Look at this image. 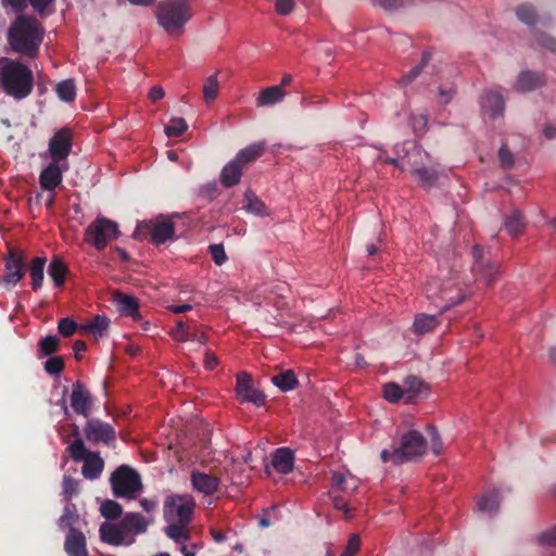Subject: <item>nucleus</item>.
<instances>
[{"mask_svg": "<svg viewBox=\"0 0 556 556\" xmlns=\"http://www.w3.org/2000/svg\"><path fill=\"white\" fill-rule=\"evenodd\" d=\"M265 151L264 142H254L247 148L240 150L236 156L235 161L239 163L243 168H245L250 163L257 160Z\"/></svg>", "mask_w": 556, "mask_h": 556, "instance_id": "29", "label": "nucleus"}, {"mask_svg": "<svg viewBox=\"0 0 556 556\" xmlns=\"http://www.w3.org/2000/svg\"><path fill=\"white\" fill-rule=\"evenodd\" d=\"M167 527L165 528V533L168 538H170L176 543H182L190 539L189 532L187 530V526L189 523L184 522H167Z\"/></svg>", "mask_w": 556, "mask_h": 556, "instance_id": "40", "label": "nucleus"}, {"mask_svg": "<svg viewBox=\"0 0 556 556\" xmlns=\"http://www.w3.org/2000/svg\"><path fill=\"white\" fill-rule=\"evenodd\" d=\"M427 441L417 430H409L402 435L401 444L393 451L383 450L380 454L383 463L401 465L414 460L426 453Z\"/></svg>", "mask_w": 556, "mask_h": 556, "instance_id": "5", "label": "nucleus"}, {"mask_svg": "<svg viewBox=\"0 0 556 556\" xmlns=\"http://www.w3.org/2000/svg\"><path fill=\"white\" fill-rule=\"evenodd\" d=\"M425 293L429 300L434 302L442 300L444 304L440 307V314L460 304L466 299V294L460 288H457L452 281L442 283L438 278H431L425 286Z\"/></svg>", "mask_w": 556, "mask_h": 556, "instance_id": "7", "label": "nucleus"}, {"mask_svg": "<svg viewBox=\"0 0 556 556\" xmlns=\"http://www.w3.org/2000/svg\"><path fill=\"white\" fill-rule=\"evenodd\" d=\"M28 1L35 11H37L39 14H43L46 12L47 8L54 0H28Z\"/></svg>", "mask_w": 556, "mask_h": 556, "instance_id": "60", "label": "nucleus"}, {"mask_svg": "<svg viewBox=\"0 0 556 556\" xmlns=\"http://www.w3.org/2000/svg\"><path fill=\"white\" fill-rule=\"evenodd\" d=\"M412 176L425 189L433 187L439 178L438 172L434 168L426 167L425 164L421 167L414 168Z\"/></svg>", "mask_w": 556, "mask_h": 556, "instance_id": "33", "label": "nucleus"}, {"mask_svg": "<svg viewBox=\"0 0 556 556\" xmlns=\"http://www.w3.org/2000/svg\"><path fill=\"white\" fill-rule=\"evenodd\" d=\"M480 511L495 514L500 507V493L496 490L483 494L477 502Z\"/></svg>", "mask_w": 556, "mask_h": 556, "instance_id": "37", "label": "nucleus"}, {"mask_svg": "<svg viewBox=\"0 0 556 556\" xmlns=\"http://www.w3.org/2000/svg\"><path fill=\"white\" fill-rule=\"evenodd\" d=\"M178 217L174 215H157L151 219L142 220L137 226V232L148 233L153 244H163L175 239V224L173 219Z\"/></svg>", "mask_w": 556, "mask_h": 556, "instance_id": "9", "label": "nucleus"}, {"mask_svg": "<svg viewBox=\"0 0 556 556\" xmlns=\"http://www.w3.org/2000/svg\"><path fill=\"white\" fill-rule=\"evenodd\" d=\"M539 542L542 545H556V527L543 532L539 536Z\"/></svg>", "mask_w": 556, "mask_h": 556, "instance_id": "59", "label": "nucleus"}, {"mask_svg": "<svg viewBox=\"0 0 556 556\" xmlns=\"http://www.w3.org/2000/svg\"><path fill=\"white\" fill-rule=\"evenodd\" d=\"M244 201L243 210L245 212L261 217L269 215V211L265 203L251 189H248L244 192Z\"/></svg>", "mask_w": 556, "mask_h": 556, "instance_id": "31", "label": "nucleus"}, {"mask_svg": "<svg viewBox=\"0 0 556 556\" xmlns=\"http://www.w3.org/2000/svg\"><path fill=\"white\" fill-rule=\"evenodd\" d=\"M361 548V538L353 533L350 535L348 545L340 556H354Z\"/></svg>", "mask_w": 556, "mask_h": 556, "instance_id": "51", "label": "nucleus"}, {"mask_svg": "<svg viewBox=\"0 0 556 556\" xmlns=\"http://www.w3.org/2000/svg\"><path fill=\"white\" fill-rule=\"evenodd\" d=\"M219 92V83L217 74L211 75L206 78L203 85V98L204 101L210 104L215 101Z\"/></svg>", "mask_w": 556, "mask_h": 556, "instance_id": "42", "label": "nucleus"}, {"mask_svg": "<svg viewBox=\"0 0 556 556\" xmlns=\"http://www.w3.org/2000/svg\"><path fill=\"white\" fill-rule=\"evenodd\" d=\"M271 382L278 387L282 392H288L296 388L298 379L293 370H285L274 377H271Z\"/></svg>", "mask_w": 556, "mask_h": 556, "instance_id": "38", "label": "nucleus"}, {"mask_svg": "<svg viewBox=\"0 0 556 556\" xmlns=\"http://www.w3.org/2000/svg\"><path fill=\"white\" fill-rule=\"evenodd\" d=\"M86 439L93 443L110 445L115 442V429L108 422L100 419L88 420L84 428Z\"/></svg>", "mask_w": 556, "mask_h": 556, "instance_id": "15", "label": "nucleus"}, {"mask_svg": "<svg viewBox=\"0 0 556 556\" xmlns=\"http://www.w3.org/2000/svg\"><path fill=\"white\" fill-rule=\"evenodd\" d=\"M192 488L202 493L203 495H213L219 486L220 480L218 477L193 470L190 476Z\"/></svg>", "mask_w": 556, "mask_h": 556, "instance_id": "19", "label": "nucleus"}, {"mask_svg": "<svg viewBox=\"0 0 556 556\" xmlns=\"http://www.w3.org/2000/svg\"><path fill=\"white\" fill-rule=\"evenodd\" d=\"M78 518L76 514V507L75 505L71 504L64 507L63 514L60 517L59 525L61 528H73V523Z\"/></svg>", "mask_w": 556, "mask_h": 556, "instance_id": "47", "label": "nucleus"}, {"mask_svg": "<svg viewBox=\"0 0 556 556\" xmlns=\"http://www.w3.org/2000/svg\"><path fill=\"white\" fill-rule=\"evenodd\" d=\"M332 504L334 508L342 510L346 517H350V508L348 504L339 496L332 497Z\"/></svg>", "mask_w": 556, "mask_h": 556, "instance_id": "63", "label": "nucleus"}, {"mask_svg": "<svg viewBox=\"0 0 556 556\" xmlns=\"http://www.w3.org/2000/svg\"><path fill=\"white\" fill-rule=\"evenodd\" d=\"M172 337L179 342L188 341L191 338L188 326L184 321L177 323L176 328L172 331Z\"/></svg>", "mask_w": 556, "mask_h": 556, "instance_id": "55", "label": "nucleus"}, {"mask_svg": "<svg viewBox=\"0 0 556 556\" xmlns=\"http://www.w3.org/2000/svg\"><path fill=\"white\" fill-rule=\"evenodd\" d=\"M114 302L121 315L130 316L134 319L140 318L139 304L135 296L124 293H116L114 295Z\"/></svg>", "mask_w": 556, "mask_h": 556, "instance_id": "23", "label": "nucleus"}, {"mask_svg": "<svg viewBox=\"0 0 556 556\" xmlns=\"http://www.w3.org/2000/svg\"><path fill=\"white\" fill-rule=\"evenodd\" d=\"M286 97V91L280 86H271L263 89L256 99L258 108L269 106L281 102Z\"/></svg>", "mask_w": 556, "mask_h": 556, "instance_id": "30", "label": "nucleus"}, {"mask_svg": "<svg viewBox=\"0 0 556 556\" xmlns=\"http://www.w3.org/2000/svg\"><path fill=\"white\" fill-rule=\"evenodd\" d=\"M396 152L403 162L401 165L402 170H409L413 174V169L421 167L425 164V159H429L428 152H426L420 146L403 142L396 144Z\"/></svg>", "mask_w": 556, "mask_h": 556, "instance_id": "16", "label": "nucleus"}, {"mask_svg": "<svg viewBox=\"0 0 556 556\" xmlns=\"http://www.w3.org/2000/svg\"><path fill=\"white\" fill-rule=\"evenodd\" d=\"M500 164L503 168L509 169L515 164L514 154L508 150L506 146H502L498 151Z\"/></svg>", "mask_w": 556, "mask_h": 556, "instance_id": "52", "label": "nucleus"}, {"mask_svg": "<svg viewBox=\"0 0 556 556\" xmlns=\"http://www.w3.org/2000/svg\"><path fill=\"white\" fill-rule=\"evenodd\" d=\"M473 265L472 271L477 279L482 280L490 286L498 275V264L486 255L483 247L475 245L472 248Z\"/></svg>", "mask_w": 556, "mask_h": 556, "instance_id": "12", "label": "nucleus"}, {"mask_svg": "<svg viewBox=\"0 0 556 556\" xmlns=\"http://www.w3.org/2000/svg\"><path fill=\"white\" fill-rule=\"evenodd\" d=\"M73 132L68 128H61L49 140L48 151L52 161L67 164L72 151Z\"/></svg>", "mask_w": 556, "mask_h": 556, "instance_id": "13", "label": "nucleus"}, {"mask_svg": "<svg viewBox=\"0 0 556 556\" xmlns=\"http://www.w3.org/2000/svg\"><path fill=\"white\" fill-rule=\"evenodd\" d=\"M148 521L138 513H128L118 523H102L100 536L103 542L112 545L131 544L134 536L144 533Z\"/></svg>", "mask_w": 556, "mask_h": 556, "instance_id": "3", "label": "nucleus"}, {"mask_svg": "<svg viewBox=\"0 0 556 556\" xmlns=\"http://www.w3.org/2000/svg\"><path fill=\"white\" fill-rule=\"evenodd\" d=\"M383 396L390 403H396L401 399L405 400L404 387L395 382H389L383 386Z\"/></svg>", "mask_w": 556, "mask_h": 556, "instance_id": "44", "label": "nucleus"}, {"mask_svg": "<svg viewBox=\"0 0 556 556\" xmlns=\"http://www.w3.org/2000/svg\"><path fill=\"white\" fill-rule=\"evenodd\" d=\"M428 432L430 434L431 450L435 455H440L443 451V443L438 430L433 426H429Z\"/></svg>", "mask_w": 556, "mask_h": 556, "instance_id": "53", "label": "nucleus"}, {"mask_svg": "<svg viewBox=\"0 0 556 556\" xmlns=\"http://www.w3.org/2000/svg\"><path fill=\"white\" fill-rule=\"evenodd\" d=\"M45 30L33 16L20 15L8 30V42L11 49L28 58H36L42 42Z\"/></svg>", "mask_w": 556, "mask_h": 556, "instance_id": "1", "label": "nucleus"}, {"mask_svg": "<svg viewBox=\"0 0 556 556\" xmlns=\"http://www.w3.org/2000/svg\"><path fill=\"white\" fill-rule=\"evenodd\" d=\"M63 494L66 501H70L74 495L78 493L79 481L73 477L65 476L63 478Z\"/></svg>", "mask_w": 556, "mask_h": 556, "instance_id": "49", "label": "nucleus"}, {"mask_svg": "<svg viewBox=\"0 0 556 556\" xmlns=\"http://www.w3.org/2000/svg\"><path fill=\"white\" fill-rule=\"evenodd\" d=\"M114 495L117 497L135 498L142 490L140 476L128 466H119L110 478Z\"/></svg>", "mask_w": 556, "mask_h": 556, "instance_id": "10", "label": "nucleus"}, {"mask_svg": "<svg viewBox=\"0 0 556 556\" xmlns=\"http://www.w3.org/2000/svg\"><path fill=\"white\" fill-rule=\"evenodd\" d=\"M67 169L68 164L51 161L40 173V187L47 191H54L61 185L63 173Z\"/></svg>", "mask_w": 556, "mask_h": 556, "instance_id": "18", "label": "nucleus"}, {"mask_svg": "<svg viewBox=\"0 0 556 556\" xmlns=\"http://www.w3.org/2000/svg\"><path fill=\"white\" fill-rule=\"evenodd\" d=\"M48 274L54 282V286L60 288L64 285L68 268L62 258L55 256L49 264Z\"/></svg>", "mask_w": 556, "mask_h": 556, "instance_id": "34", "label": "nucleus"}, {"mask_svg": "<svg viewBox=\"0 0 556 556\" xmlns=\"http://www.w3.org/2000/svg\"><path fill=\"white\" fill-rule=\"evenodd\" d=\"M271 465L279 473H289L294 467V453L288 447H280L275 451L271 457Z\"/></svg>", "mask_w": 556, "mask_h": 556, "instance_id": "21", "label": "nucleus"}, {"mask_svg": "<svg viewBox=\"0 0 556 556\" xmlns=\"http://www.w3.org/2000/svg\"><path fill=\"white\" fill-rule=\"evenodd\" d=\"M192 15L188 0H165L156 8L157 22L168 34L180 31Z\"/></svg>", "mask_w": 556, "mask_h": 556, "instance_id": "6", "label": "nucleus"}, {"mask_svg": "<svg viewBox=\"0 0 556 556\" xmlns=\"http://www.w3.org/2000/svg\"><path fill=\"white\" fill-rule=\"evenodd\" d=\"M195 502L191 495H168L164 502V519L166 522L190 523Z\"/></svg>", "mask_w": 556, "mask_h": 556, "instance_id": "11", "label": "nucleus"}, {"mask_svg": "<svg viewBox=\"0 0 556 556\" xmlns=\"http://www.w3.org/2000/svg\"><path fill=\"white\" fill-rule=\"evenodd\" d=\"M187 128L188 125L184 118L174 117L165 127V134L167 137H180L187 130Z\"/></svg>", "mask_w": 556, "mask_h": 556, "instance_id": "46", "label": "nucleus"}, {"mask_svg": "<svg viewBox=\"0 0 556 556\" xmlns=\"http://www.w3.org/2000/svg\"><path fill=\"white\" fill-rule=\"evenodd\" d=\"M428 119L425 115H418L412 117V124L415 130H424L427 127Z\"/></svg>", "mask_w": 556, "mask_h": 556, "instance_id": "64", "label": "nucleus"}, {"mask_svg": "<svg viewBox=\"0 0 556 556\" xmlns=\"http://www.w3.org/2000/svg\"><path fill=\"white\" fill-rule=\"evenodd\" d=\"M403 387L406 403H413L418 397L425 396L428 393V387L417 377L406 378L403 382Z\"/></svg>", "mask_w": 556, "mask_h": 556, "instance_id": "25", "label": "nucleus"}, {"mask_svg": "<svg viewBox=\"0 0 556 556\" xmlns=\"http://www.w3.org/2000/svg\"><path fill=\"white\" fill-rule=\"evenodd\" d=\"M64 547L70 556H87L85 535L75 528L70 529Z\"/></svg>", "mask_w": 556, "mask_h": 556, "instance_id": "22", "label": "nucleus"}, {"mask_svg": "<svg viewBox=\"0 0 556 556\" xmlns=\"http://www.w3.org/2000/svg\"><path fill=\"white\" fill-rule=\"evenodd\" d=\"M236 394L242 403H253L257 407L264 406L266 397L260 390L255 389L252 383V377L247 371L237 374L236 377Z\"/></svg>", "mask_w": 556, "mask_h": 556, "instance_id": "14", "label": "nucleus"}, {"mask_svg": "<svg viewBox=\"0 0 556 556\" xmlns=\"http://www.w3.org/2000/svg\"><path fill=\"white\" fill-rule=\"evenodd\" d=\"M165 96V91L161 86H153L148 93V98L151 102H156L163 99Z\"/></svg>", "mask_w": 556, "mask_h": 556, "instance_id": "62", "label": "nucleus"}, {"mask_svg": "<svg viewBox=\"0 0 556 556\" xmlns=\"http://www.w3.org/2000/svg\"><path fill=\"white\" fill-rule=\"evenodd\" d=\"M218 365L217 356L211 352L206 351L204 355V367L207 370H213Z\"/></svg>", "mask_w": 556, "mask_h": 556, "instance_id": "61", "label": "nucleus"}, {"mask_svg": "<svg viewBox=\"0 0 556 556\" xmlns=\"http://www.w3.org/2000/svg\"><path fill=\"white\" fill-rule=\"evenodd\" d=\"M525 220L520 211L515 210L504 222V228L511 237H517L523 232Z\"/></svg>", "mask_w": 556, "mask_h": 556, "instance_id": "36", "label": "nucleus"}, {"mask_svg": "<svg viewBox=\"0 0 556 556\" xmlns=\"http://www.w3.org/2000/svg\"><path fill=\"white\" fill-rule=\"evenodd\" d=\"M243 167L233 160L228 162L220 172V184L226 188H231L240 182Z\"/></svg>", "mask_w": 556, "mask_h": 556, "instance_id": "28", "label": "nucleus"}, {"mask_svg": "<svg viewBox=\"0 0 556 556\" xmlns=\"http://www.w3.org/2000/svg\"><path fill=\"white\" fill-rule=\"evenodd\" d=\"M518 20L528 26H534L539 21L536 9L531 3H521L516 8Z\"/></svg>", "mask_w": 556, "mask_h": 556, "instance_id": "39", "label": "nucleus"}, {"mask_svg": "<svg viewBox=\"0 0 556 556\" xmlns=\"http://www.w3.org/2000/svg\"><path fill=\"white\" fill-rule=\"evenodd\" d=\"M426 63V58H424L421 64L412 68L407 75L401 78L400 83L404 86L410 84L421 73Z\"/></svg>", "mask_w": 556, "mask_h": 556, "instance_id": "57", "label": "nucleus"}, {"mask_svg": "<svg viewBox=\"0 0 556 556\" xmlns=\"http://www.w3.org/2000/svg\"><path fill=\"white\" fill-rule=\"evenodd\" d=\"M545 84V79L541 74L530 71L521 72L515 84V89L521 92L532 91Z\"/></svg>", "mask_w": 556, "mask_h": 556, "instance_id": "24", "label": "nucleus"}, {"mask_svg": "<svg viewBox=\"0 0 556 556\" xmlns=\"http://www.w3.org/2000/svg\"><path fill=\"white\" fill-rule=\"evenodd\" d=\"M538 42L541 47L553 52H556V39H554L553 37L541 33L538 35Z\"/></svg>", "mask_w": 556, "mask_h": 556, "instance_id": "58", "label": "nucleus"}, {"mask_svg": "<svg viewBox=\"0 0 556 556\" xmlns=\"http://www.w3.org/2000/svg\"><path fill=\"white\" fill-rule=\"evenodd\" d=\"M110 325L108 317L103 315L94 316L89 323L80 327L81 331L93 336L94 338H102Z\"/></svg>", "mask_w": 556, "mask_h": 556, "instance_id": "35", "label": "nucleus"}, {"mask_svg": "<svg viewBox=\"0 0 556 556\" xmlns=\"http://www.w3.org/2000/svg\"><path fill=\"white\" fill-rule=\"evenodd\" d=\"M118 224L103 216H98L85 230L84 240L96 250L102 251L109 242L119 236Z\"/></svg>", "mask_w": 556, "mask_h": 556, "instance_id": "8", "label": "nucleus"}, {"mask_svg": "<svg viewBox=\"0 0 556 556\" xmlns=\"http://www.w3.org/2000/svg\"><path fill=\"white\" fill-rule=\"evenodd\" d=\"M295 7L293 0H276L275 10L279 15L290 14Z\"/></svg>", "mask_w": 556, "mask_h": 556, "instance_id": "56", "label": "nucleus"}, {"mask_svg": "<svg viewBox=\"0 0 556 556\" xmlns=\"http://www.w3.org/2000/svg\"><path fill=\"white\" fill-rule=\"evenodd\" d=\"M101 515L106 519H116L118 518L122 513V506L112 500H106L102 503L100 507Z\"/></svg>", "mask_w": 556, "mask_h": 556, "instance_id": "45", "label": "nucleus"}, {"mask_svg": "<svg viewBox=\"0 0 556 556\" xmlns=\"http://www.w3.org/2000/svg\"><path fill=\"white\" fill-rule=\"evenodd\" d=\"M47 258L45 256L34 257L29 265V275L31 279V288L34 291L39 290L42 287L45 278V266Z\"/></svg>", "mask_w": 556, "mask_h": 556, "instance_id": "32", "label": "nucleus"}, {"mask_svg": "<svg viewBox=\"0 0 556 556\" xmlns=\"http://www.w3.org/2000/svg\"><path fill=\"white\" fill-rule=\"evenodd\" d=\"M2 281L15 286L25 275V254L21 250H10L4 265Z\"/></svg>", "mask_w": 556, "mask_h": 556, "instance_id": "17", "label": "nucleus"}, {"mask_svg": "<svg viewBox=\"0 0 556 556\" xmlns=\"http://www.w3.org/2000/svg\"><path fill=\"white\" fill-rule=\"evenodd\" d=\"M77 324L68 317L62 318L58 324L60 334L67 338L73 336L77 330Z\"/></svg>", "mask_w": 556, "mask_h": 556, "instance_id": "50", "label": "nucleus"}, {"mask_svg": "<svg viewBox=\"0 0 556 556\" xmlns=\"http://www.w3.org/2000/svg\"><path fill=\"white\" fill-rule=\"evenodd\" d=\"M0 86L7 96L25 99L34 89L33 71L16 60L0 58Z\"/></svg>", "mask_w": 556, "mask_h": 556, "instance_id": "2", "label": "nucleus"}, {"mask_svg": "<svg viewBox=\"0 0 556 556\" xmlns=\"http://www.w3.org/2000/svg\"><path fill=\"white\" fill-rule=\"evenodd\" d=\"M208 249L216 265H223L227 261V255L223 244H212Z\"/></svg>", "mask_w": 556, "mask_h": 556, "instance_id": "54", "label": "nucleus"}, {"mask_svg": "<svg viewBox=\"0 0 556 556\" xmlns=\"http://www.w3.org/2000/svg\"><path fill=\"white\" fill-rule=\"evenodd\" d=\"M481 106L492 118L502 114L504 110V99L496 91H485L481 99Z\"/></svg>", "mask_w": 556, "mask_h": 556, "instance_id": "27", "label": "nucleus"}, {"mask_svg": "<svg viewBox=\"0 0 556 556\" xmlns=\"http://www.w3.org/2000/svg\"><path fill=\"white\" fill-rule=\"evenodd\" d=\"M72 437L73 442H70L67 438H64V442L67 444L66 451L75 462H84L81 473L86 479L94 480L100 477L104 468V462L100 457L99 453L90 452L79 432V428L73 425Z\"/></svg>", "mask_w": 556, "mask_h": 556, "instance_id": "4", "label": "nucleus"}, {"mask_svg": "<svg viewBox=\"0 0 556 556\" xmlns=\"http://www.w3.org/2000/svg\"><path fill=\"white\" fill-rule=\"evenodd\" d=\"M60 349V340L55 336H46L38 342L40 356H50Z\"/></svg>", "mask_w": 556, "mask_h": 556, "instance_id": "43", "label": "nucleus"}, {"mask_svg": "<svg viewBox=\"0 0 556 556\" xmlns=\"http://www.w3.org/2000/svg\"><path fill=\"white\" fill-rule=\"evenodd\" d=\"M71 406L75 413L88 417L91 407L90 393L85 389L80 381L73 384L71 394Z\"/></svg>", "mask_w": 556, "mask_h": 556, "instance_id": "20", "label": "nucleus"}, {"mask_svg": "<svg viewBox=\"0 0 556 556\" xmlns=\"http://www.w3.org/2000/svg\"><path fill=\"white\" fill-rule=\"evenodd\" d=\"M58 97L65 102L74 101L76 97V87L73 79H65L55 87Z\"/></svg>", "mask_w": 556, "mask_h": 556, "instance_id": "41", "label": "nucleus"}, {"mask_svg": "<svg viewBox=\"0 0 556 556\" xmlns=\"http://www.w3.org/2000/svg\"><path fill=\"white\" fill-rule=\"evenodd\" d=\"M65 364L61 356H53L46 361L45 370L52 376H59L64 370Z\"/></svg>", "mask_w": 556, "mask_h": 556, "instance_id": "48", "label": "nucleus"}, {"mask_svg": "<svg viewBox=\"0 0 556 556\" xmlns=\"http://www.w3.org/2000/svg\"><path fill=\"white\" fill-rule=\"evenodd\" d=\"M439 325L440 319L437 315L417 314L412 325V331L416 336H422L433 331Z\"/></svg>", "mask_w": 556, "mask_h": 556, "instance_id": "26", "label": "nucleus"}]
</instances>
